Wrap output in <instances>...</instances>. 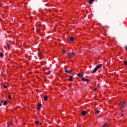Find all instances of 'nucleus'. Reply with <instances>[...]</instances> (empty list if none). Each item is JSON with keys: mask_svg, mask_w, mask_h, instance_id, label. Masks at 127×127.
Wrapping results in <instances>:
<instances>
[{"mask_svg": "<svg viewBox=\"0 0 127 127\" xmlns=\"http://www.w3.org/2000/svg\"><path fill=\"white\" fill-rule=\"evenodd\" d=\"M125 65H127V61L124 62Z\"/></svg>", "mask_w": 127, "mask_h": 127, "instance_id": "obj_22", "label": "nucleus"}, {"mask_svg": "<svg viewBox=\"0 0 127 127\" xmlns=\"http://www.w3.org/2000/svg\"><path fill=\"white\" fill-rule=\"evenodd\" d=\"M6 45H7V47H8V49H9V45H8V43H6Z\"/></svg>", "mask_w": 127, "mask_h": 127, "instance_id": "obj_19", "label": "nucleus"}, {"mask_svg": "<svg viewBox=\"0 0 127 127\" xmlns=\"http://www.w3.org/2000/svg\"><path fill=\"white\" fill-rule=\"evenodd\" d=\"M96 114H100V110H97L96 112H95Z\"/></svg>", "mask_w": 127, "mask_h": 127, "instance_id": "obj_18", "label": "nucleus"}, {"mask_svg": "<svg viewBox=\"0 0 127 127\" xmlns=\"http://www.w3.org/2000/svg\"><path fill=\"white\" fill-rule=\"evenodd\" d=\"M7 127H9V123H7Z\"/></svg>", "mask_w": 127, "mask_h": 127, "instance_id": "obj_25", "label": "nucleus"}, {"mask_svg": "<svg viewBox=\"0 0 127 127\" xmlns=\"http://www.w3.org/2000/svg\"><path fill=\"white\" fill-rule=\"evenodd\" d=\"M93 1H95V0H89V4H92V3H93Z\"/></svg>", "mask_w": 127, "mask_h": 127, "instance_id": "obj_9", "label": "nucleus"}, {"mask_svg": "<svg viewBox=\"0 0 127 127\" xmlns=\"http://www.w3.org/2000/svg\"><path fill=\"white\" fill-rule=\"evenodd\" d=\"M94 91H97V88H95Z\"/></svg>", "mask_w": 127, "mask_h": 127, "instance_id": "obj_28", "label": "nucleus"}, {"mask_svg": "<svg viewBox=\"0 0 127 127\" xmlns=\"http://www.w3.org/2000/svg\"><path fill=\"white\" fill-rule=\"evenodd\" d=\"M125 49H126V50H127V46H125Z\"/></svg>", "mask_w": 127, "mask_h": 127, "instance_id": "obj_26", "label": "nucleus"}, {"mask_svg": "<svg viewBox=\"0 0 127 127\" xmlns=\"http://www.w3.org/2000/svg\"><path fill=\"white\" fill-rule=\"evenodd\" d=\"M73 70L72 69H70L69 70H68L67 69H65V73H68V74H70V73H71V72H72Z\"/></svg>", "mask_w": 127, "mask_h": 127, "instance_id": "obj_4", "label": "nucleus"}, {"mask_svg": "<svg viewBox=\"0 0 127 127\" xmlns=\"http://www.w3.org/2000/svg\"><path fill=\"white\" fill-rule=\"evenodd\" d=\"M3 102H4V101L2 100V101H1V103H3Z\"/></svg>", "mask_w": 127, "mask_h": 127, "instance_id": "obj_29", "label": "nucleus"}, {"mask_svg": "<svg viewBox=\"0 0 127 127\" xmlns=\"http://www.w3.org/2000/svg\"><path fill=\"white\" fill-rule=\"evenodd\" d=\"M67 55H68V56H70V57H72V54H71V53H67Z\"/></svg>", "mask_w": 127, "mask_h": 127, "instance_id": "obj_16", "label": "nucleus"}, {"mask_svg": "<svg viewBox=\"0 0 127 127\" xmlns=\"http://www.w3.org/2000/svg\"><path fill=\"white\" fill-rule=\"evenodd\" d=\"M8 99H9L10 100H11V96L9 95V96H8Z\"/></svg>", "mask_w": 127, "mask_h": 127, "instance_id": "obj_20", "label": "nucleus"}, {"mask_svg": "<svg viewBox=\"0 0 127 127\" xmlns=\"http://www.w3.org/2000/svg\"><path fill=\"white\" fill-rule=\"evenodd\" d=\"M77 76H78V77H83V74L81 73H79L78 74H77Z\"/></svg>", "mask_w": 127, "mask_h": 127, "instance_id": "obj_11", "label": "nucleus"}, {"mask_svg": "<svg viewBox=\"0 0 127 127\" xmlns=\"http://www.w3.org/2000/svg\"><path fill=\"white\" fill-rule=\"evenodd\" d=\"M47 99H48V97L47 96L45 95L44 97V100L46 102V101H47Z\"/></svg>", "mask_w": 127, "mask_h": 127, "instance_id": "obj_13", "label": "nucleus"}, {"mask_svg": "<svg viewBox=\"0 0 127 127\" xmlns=\"http://www.w3.org/2000/svg\"><path fill=\"white\" fill-rule=\"evenodd\" d=\"M3 88H5V89H6L7 88V86H6L5 85H3Z\"/></svg>", "mask_w": 127, "mask_h": 127, "instance_id": "obj_21", "label": "nucleus"}, {"mask_svg": "<svg viewBox=\"0 0 127 127\" xmlns=\"http://www.w3.org/2000/svg\"><path fill=\"white\" fill-rule=\"evenodd\" d=\"M1 105V104L0 103V107Z\"/></svg>", "mask_w": 127, "mask_h": 127, "instance_id": "obj_30", "label": "nucleus"}, {"mask_svg": "<svg viewBox=\"0 0 127 127\" xmlns=\"http://www.w3.org/2000/svg\"><path fill=\"white\" fill-rule=\"evenodd\" d=\"M122 117H124V115H122Z\"/></svg>", "mask_w": 127, "mask_h": 127, "instance_id": "obj_31", "label": "nucleus"}, {"mask_svg": "<svg viewBox=\"0 0 127 127\" xmlns=\"http://www.w3.org/2000/svg\"><path fill=\"white\" fill-rule=\"evenodd\" d=\"M72 56H74L75 55V53L73 52L72 54H71Z\"/></svg>", "mask_w": 127, "mask_h": 127, "instance_id": "obj_23", "label": "nucleus"}, {"mask_svg": "<svg viewBox=\"0 0 127 127\" xmlns=\"http://www.w3.org/2000/svg\"><path fill=\"white\" fill-rule=\"evenodd\" d=\"M86 111H82V115L83 116H86Z\"/></svg>", "mask_w": 127, "mask_h": 127, "instance_id": "obj_8", "label": "nucleus"}, {"mask_svg": "<svg viewBox=\"0 0 127 127\" xmlns=\"http://www.w3.org/2000/svg\"><path fill=\"white\" fill-rule=\"evenodd\" d=\"M37 32H40V30H37Z\"/></svg>", "mask_w": 127, "mask_h": 127, "instance_id": "obj_27", "label": "nucleus"}, {"mask_svg": "<svg viewBox=\"0 0 127 127\" xmlns=\"http://www.w3.org/2000/svg\"><path fill=\"white\" fill-rule=\"evenodd\" d=\"M45 73H46V74H48V75H49V74H50V70L48 69H46L45 70Z\"/></svg>", "mask_w": 127, "mask_h": 127, "instance_id": "obj_5", "label": "nucleus"}, {"mask_svg": "<svg viewBox=\"0 0 127 127\" xmlns=\"http://www.w3.org/2000/svg\"><path fill=\"white\" fill-rule=\"evenodd\" d=\"M63 51L64 53H66V51L65 50H63Z\"/></svg>", "mask_w": 127, "mask_h": 127, "instance_id": "obj_24", "label": "nucleus"}, {"mask_svg": "<svg viewBox=\"0 0 127 127\" xmlns=\"http://www.w3.org/2000/svg\"><path fill=\"white\" fill-rule=\"evenodd\" d=\"M82 81H84V82H89V79H86L84 77L82 78Z\"/></svg>", "mask_w": 127, "mask_h": 127, "instance_id": "obj_6", "label": "nucleus"}, {"mask_svg": "<svg viewBox=\"0 0 127 127\" xmlns=\"http://www.w3.org/2000/svg\"><path fill=\"white\" fill-rule=\"evenodd\" d=\"M69 81L70 82H73V77H72V76H69Z\"/></svg>", "mask_w": 127, "mask_h": 127, "instance_id": "obj_7", "label": "nucleus"}, {"mask_svg": "<svg viewBox=\"0 0 127 127\" xmlns=\"http://www.w3.org/2000/svg\"><path fill=\"white\" fill-rule=\"evenodd\" d=\"M35 124H36V125H39L40 126H41V123H40L39 121H36Z\"/></svg>", "mask_w": 127, "mask_h": 127, "instance_id": "obj_12", "label": "nucleus"}, {"mask_svg": "<svg viewBox=\"0 0 127 127\" xmlns=\"http://www.w3.org/2000/svg\"><path fill=\"white\" fill-rule=\"evenodd\" d=\"M102 66H103V64H100L96 66V67H95L94 69L92 70L91 73H92V74H93V73L97 72V71H98V70H99V69H100V68H101V67H102Z\"/></svg>", "mask_w": 127, "mask_h": 127, "instance_id": "obj_1", "label": "nucleus"}, {"mask_svg": "<svg viewBox=\"0 0 127 127\" xmlns=\"http://www.w3.org/2000/svg\"><path fill=\"white\" fill-rule=\"evenodd\" d=\"M42 106V105H41V104H39L38 105L37 111H40Z\"/></svg>", "mask_w": 127, "mask_h": 127, "instance_id": "obj_3", "label": "nucleus"}, {"mask_svg": "<svg viewBox=\"0 0 127 127\" xmlns=\"http://www.w3.org/2000/svg\"><path fill=\"white\" fill-rule=\"evenodd\" d=\"M69 40H70V41H73L74 40V38L73 37H70L69 38Z\"/></svg>", "mask_w": 127, "mask_h": 127, "instance_id": "obj_15", "label": "nucleus"}, {"mask_svg": "<svg viewBox=\"0 0 127 127\" xmlns=\"http://www.w3.org/2000/svg\"><path fill=\"white\" fill-rule=\"evenodd\" d=\"M0 57H3V54L2 53H0Z\"/></svg>", "mask_w": 127, "mask_h": 127, "instance_id": "obj_17", "label": "nucleus"}, {"mask_svg": "<svg viewBox=\"0 0 127 127\" xmlns=\"http://www.w3.org/2000/svg\"><path fill=\"white\" fill-rule=\"evenodd\" d=\"M103 127H109V124L108 123H105L103 126Z\"/></svg>", "mask_w": 127, "mask_h": 127, "instance_id": "obj_10", "label": "nucleus"}, {"mask_svg": "<svg viewBox=\"0 0 127 127\" xmlns=\"http://www.w3.org/2000/svg\"><path fill=\"white\" fill-rule=\"evenodd\" d=\"M7 102H6V101H4V102H3V106H5V105H7Z\"/></svg>", "mask_w": 127, "mask_h": 127, "instance_id": "obj_14", "label": "nucleus"}, {"mask_svg": "<svg viewBox=\"0 0 127 127\" xmlns=\"http://www.w3.org/2000/svg\"><path fill=\"white\" fill-rule=\"evenodd\" d=\"M125 105H126V103L125 102H121L120 104V106L121 108H125Z\"/></svg>", "mask_w": 127, "mask_h": 127, "instance_id": "obj_2", "label": "nucleus"}]
</instances>
